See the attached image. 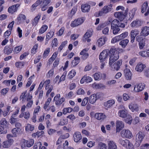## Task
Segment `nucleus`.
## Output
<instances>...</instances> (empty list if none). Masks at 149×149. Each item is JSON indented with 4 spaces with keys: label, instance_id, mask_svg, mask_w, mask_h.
<instances>
[{
    "label": "nucleus",
    "instance_id": "obj_1",
    "mask_svg": "<svg viewBox=\"0 0 149 149\" xmlns=\"http://www.w3.org/2000/svg\"><path fill=\"white\" fill-rule=\"evenodd\" d=\"M112 5L110 4L108 6H104L100 10L99 13V15L102 16L105 15L107 13L112 10Z\"/></svg>",
    "mask_w": 149,
    "mask_h": 149
},
{
    "label": "nucleus",
    "instance_id": "obj_2",
    "mask_svg": "<svg viewBox=\"0 0 149 149\" xmlns=\"http://www.w3.org/2000/svg\"><path fill=\"white\" fill-rule=\"evenodd\" d=\"M128 9L127 8L125 11L118 12L114 13V15L116 18H118L120 21L123 20L126 17L127 14Z\"/></svg>",
    "mask_w": 149,
    "mask_h": 149
},
{
    "label": "nucleus",
    "instance_id": "obj_3",
    "mask_svg": "<svg viewBox=\"0 0 149 149\" xmlns=\"http://www.w3.org/2000/svg\"><path fill=\"white\" fill-rule=\"evenodd\" d=\"M115 54L109 55V65L110 66H111L119 58V54L118 52H115Z\"/></svg>",
    "mask_w": 149,
    "mask_h": 149
},
{
    "label": "nucleus",
    "instance_id": "obj_4",
    "mask_svg": "<svg viewBox=\"0 0 149 149\" xmlns=\"http://www.w3.org/2000/svg\"><path fill=\"white\" fill-rule=\"evenodd\" d=\"M125 25L122 23L121 21H119L116 19L113 20L111 22V27L113 28L114 27H120L124 28Z\"/></svg>",
    "mask_w": 149,
    "mask_h": 149
},
{
    "label": "nucleus",
    "instance_id": "obj_5",
    "mask_svg": "<svg viewBox=\"0 0 149 149\" xmlns=\"http://www.w3.org/2000/svg\"><path fill=\"white\" fill-rule=\"evenodd\" d=\"M144 135L141 132H139L136 135L135 140L136 144H137L138 146H140V144L144 138Z\"/></svg>",
    "mask_w": 149,
    "mask_h": 149
},
{
    "label": "nucleus",
    "instance_id": "obj_6",
    "mask_svg": "<svg viewBox=\"0 0 149 149\" xmlns=\"http://www.w3.org/2000/svg\"><path fill=\"white\" fill-rule=\"evenodd\" d=\"M121 135L123 138H131L132 135L131 132L128 130H123L121 132Z\"/></svg>",
    "mask_w": 149,
    "mask_h": 149
},
{
    "label": "nucleus",
    "instance_id": "obj_7",
    "mask_svg": "<svg viewBox=\"0 0 149 149\" xmlns=\"http://www.w3.org/2000/svg\"><path fill=\"white\" fill-rule=\"evenodd\" d=\"M60 97V94H57L54 99V100L55 101V103L57 106L61 105L65 101V98L64 97H62L61 99H59Z\"/></svg>",
    "mask_w": 149,
    "mask_h": 149
},
{
    "label": "nucleus",
    "instance_id": "obj_8",
    "mask_svg": "<svg viewBox=\"0 0 149 149\" xmlns=\"http://www.w3.org/2000/svg\"><path fill=\"white\" fill-rule=\"evenodd\" d=\"M109 52V49H107L104 50L101 52L100 55L99 59L101 62H103L108 56Z\"/></svg>",
    "mask_w": 149,
    "mask_h": 149
},
{
    "label": "nucleus",
    "instance_id": "obj_9",
    "mask_svg": "<svg viewBox=\"0 0 149 149\" xmlns=\"http://www.w3.org/2000/svg\"><path fill=\"white\" fill-rule=\"evenodd\" d=\"M145 84L140 83L136 84L134 86V91L136 92L141 91L144 89Z\"/></svg>",
    "mask_w": 149,
    "mask_h": 149
},
{
    "label": "nucleus",
    "instance_id": "obj_10",
    "mask_svg": "<svg viewBox=\"0 0 149 149\" xmlns=\"http://www.w3.org/2000/svg\"><path fill=\"white\" fill-rule=\"evenodd\" d=\"M84 22V19L83 18H78L73 21L71 23L70 26L71 27H75L81 24Z\"/></svg>",
    "mask_w": 149,
    "mask_h": 149
},
{
    "label": "nucleus",
    "instance_id": "obj_11",
    "mask_svg": "<svg viewBox=\"0 0 149 149\" xmlns=\"http://www.w3.org/2000/svg\"><path fill=\"white\" fill-rule=\"evenodd\" d=\"M139 31L136 29L132 30L131 32L130 37L131 38V42L133 43L135 40L136 36L139 33Z\"/></svg>",
    "mask_w": 149,
    "mask_h": 149
},
{
    "label": "nucleus",
    "instance_id": "obj_12",
    "mask_svg": "<svg viewBox=\"0 0 149 149\" xmlns=\"http://www.w3.org/2000/svg\"><path fill=\"white\" fill-rule=\"evenodd\" d=\"M140 34L142 36L146 37L149 35V27L145 26L142 28Z\"/></svg>",
    "mask_w": 149,
    "mask_h": 149
},
{
    "label": "nucleus",
    "instance_id": "obj_13",
    "mask_svg": "<svg viewBox=\"0 0 149 149\" xmlns=\"http://www.w3.org/2000/svg\"><path fill=\"white\" fill-rule=\"evenodd\" d=\"M125 76L127 80H131L132 77V73L130 69L126 68L124 70Z\"/></svg>",
    "mask_w": 149,
    "mask_h": 149
},
{
    "label": "nucleus",
    "instance_id": "obj_14",
    "mask_svg": "<svg viewBox=\"0 0 149 149\" xmlns=\"http://www.w3.org/2000/svg\"><path fill=\"white\" fill-rule=\"evenodd\" d=\"M122 64V60H119L114 63L113 65L112 64V66L110 67L112 68H113L114 70L118 71L120 69Z\"/></svg>",
    "mask_w": 149,
    "mask_h": 149
},
{
    "label": "nucleus",
    "instance_id": "obj_15",
    "mask_svg": "<svg viewBox=\"0 0 149 149\" xmlns=\"http://www.w3.org/2000/svg\"><path fill=\"white\" fill-rule=\"evenodd\" d=\"M19 6V4H16L10 6L8 9V12L13 14L17 11L18 8Z\"/></svg>",
    "mask_w": 149,
    "mask_h": 149
},
{
    "label": "nucleus",
    "instance_id": "obj_16",
    "mask_svg": "<svg viewBox=\"0 0 149 149\" xmlns=\"http://www.w3.org/2000/svg\"><path fill=\"white\" fill-rule=\"evenodd\" d=\"M116 132H119L123 128L124 124L121 121L117 120L116 122Z\"/></svg>",
    "mask_w": 149,
    "mask_h": 149
},
{
    "label": "nucleus",
    "instance_id": "obj_17",
    "mask_svg": "<svg viewBox=\"0 0 149 149\" xmlns=\"http://www.w3.org/2000/svg\"><path fill=\"white\" fill-rule=\"evenodd\" d=\"M141 24L142 22L141 21L137 19L133 21L131 24L130 26L132 27L137 28L141 26Z\"/></svg>",
    "mask_w": 149,
    "mask_h": 149
},
{
    "label": "nucleus",
    "instance_id": "obj_18",
    "mask_svg": "<svg viewBox=\"0 0 149 149\" xmlns=\"http://www.w3.org/2000/svg\"><path fill=\"white\" fill-rule=\"evenodd\" d=\"M34 143V140L33 139H30L29 140H24V143L25 147H30L32 146Z\"/></svg>",
    "mask_w": 149,
    "mask_h": 149
},
{
    "label": "nucleus",
    "instance_id": "obj_19",
    "mask_svg": "<svg viewBox=\"0 0 149 149\" xmlns=\"http://www.w3.org/2000/svg\"><path fill=\"white\" fill-rule=\"evenodd\" d=\"M115 103L113 100H109L104 103V105L107 108H110L112 107Z\"/></svg>",
    "mask_w": 149,
    "mask_h": 149
},
{
    "label": "nucleus",
    "instance_id": "obj_20",
    "mask_svg": "<svg viewBox=\"0 0 149 149\" xmlns=\"http://www.w3.org/2000/svg\"><path fill=\"white\" fill-rule=\"evenodd\" d=\"M74 140L76 142H78L82 139V136L81 134L79 132L74 133L73 134Z\"/></svg>",
    "mask_w": 149,
    "mask_h": 149
},
{
    "label": "nucleus",
    "instance_id": "obj_21",
    "mask_svg": "<svg viewBox=\"0 0 149 149\" xmlns=\"http://www.w3.org/2000/svg\"><path fill=\"white\" fill-rule=\"evenodd\" d=\"M106 117L105 114L102 113H97L95 115V117L99 120H102L105 118Z\"/></svg>",
    "mask_w": 149,
    "mask_h": 149
},
{
    "label": "nucleus",
    "instance_id": "obj_22",
    "mask_svg": "<svg viewBox=\"0 0 149 149\" xmlns=\"http://www.w3.org/2000/svg\"><path fill=\"white\" fill-rule=\"evenodd\" d=\"M129 107L132 112L137 111L139 110L138 107L136 104L131 103L129 105Z\"/></svg>",
    "mask_w": 149,
    "mask_h": 149
},
{
    "label": "nucleus",
    "instance_id": "obj_23",
    "mask_svg": "<svg viewBox=\"0 0 149 149\" xmlns=\"http://www.w3.org/2000/svg\"><path fill=\"white\" fill-rule=\"evenodd\" d=\"M92 80V79L91 77L86 76H83L80 80V83L83 84L85 81L87 83H89L91 82Z\"/></svg>",
    "mask_w": 149,
    "mask_h": 149
},
{
    "label": "nucleus",
    "instance_id": "obj_24",
    "mask_svg": "<svg viewBox=\"0 0 149 149\" xmlns=\"http://www.w3.org/2000/svg\"><path fill=\"white\" fill-rule=\"evenodd\" d=\"M108 149H117V146L115 142L112 141H108Z\"/></svg>",
    "mask_w": 149,
    "mask_h": 149
},
{
    "label": "nucleus",
    "instance_id": "obj_25",
    "mask_svg": "<svg viewBox=\"0 0 149 149\" xmlns=\"http://www.w3.org/2000/svg\"><path fill=\"white\" fill-rule=\"evenodd\" d=\"M13 141V140L11 139H8L7 141H4L3 143V147L4 148H7L9 147Z\"/></svg>",
    "mask_w": 149,
    "mask_h": 149
},
{
    "label": "nucleus",
    "instance_id": "obj_26",
    "mask_svg": "<svg viewBox=\"0 0 149 149\" xmlns=\"http://www.w3.org/2000/svg\"><path fill=\"white\" fill-rule=\"evenodd\" d=\"M145 67L146 66L144 64L142 63H140L138 64L136 66L135 70L138 72H141Z\"/></svg>",
    "mask_w": 149,
    "mask_h": 149
},
{
    "label": "nucleus",
    "instance_id": "obj_27",
    "mask_svg": "<svg viewBox=\"0 0 149 149\" xmlns=\"http://www.w3.org/2000/svg\"><path fill=\"white\" fill-rule=\"evenodd\" d=\"M13 50V48L6 46L4 47L3 51L5 54L8 55L12 52Z\"/></svg>",
    "mask_w": 149,
    "mask_h": 149
},
{
    "label": "nucleus",
    "instance_id": "obj_28",
    "mask_svg": "<svg viewBox=\"0 0 149 149\" xmlns=\"http://www.w3.org/2000/svg\"><path fill=\"white\" fill-rule=\"evenodd\" d=\"M81 8L82 12H88L89 10L90 7V6L87 4L82 5L81 6Z\"/></svg>",
    "mask_w": 149,
    "mask_h": 149
},
{
    "label": "nucleus",
    "instance_id": "obj_29",
    "mask_svg": "<svg viewBox=\"0 0 149 149\" xmlns=\"http://www.w3.org/2000/svg\"><path fill=\"white\" fill-rule=\"evenodd\" d=\"M139 54L142 57H149V49L139 52Z\"/></svg>",
    "mask_w": 149,
    "mask_h": 149
},
{
    "label": "nucleus",
    "instance_id": "obj_30",
    "mask_svg": "<svg viewBox=\"0 0 149 149\" xmlns=\"http://www.w3.org/2000/svg\"><path fill=\"white\" fill-rule=\"evenodd\" d=\"M93 94L91 95L90 97L89 101V102L91 104H94L96 102L97 100L96 95H97Z\"/></svg>",
    "mask_w": 149,
    "mask_h": 149
},
{
    "label": "nucleus",
    "instance_id": "obj_31",
    "mask_svg": "<svg viewBox=\"0 0 149 149\" xmlns=\"http://www.w3.org/2000/svg\"><path fill=\"white\" fill-rule=\"evenodd\" d=\"M8 122L5 118H2L0 121V125L1 127L6 128L8 126Z\"/></svg>",
    "mask_w": 149,
    "mask_h": 149
},
{
    "label": "nucleus",
    "instance_id": "obj_32",
    "mask_svg": "<svg viewBox=\"0 0 149 149\" xmlns=\"http://www.w3.org/2000/svg\"><path fill=\"white\" fill-rule=\"evenodd\" d=\"M148 3L147 2H144L141 6V12L142 13L145 12L146 10H148Z\"/></svg>",
    "mask_w": 149,
    "mask_h": 149
},
{
    "label": "nucleus",
    "instance_id": "obj_33",
    "mask_svg": "<svg viewBox=\"0 0 149 149\" xmlns=\"http://www.w3.org/2000/svg\"><path fill=\"white\" fill-rule=\"evenodd\" d=\"M97 44L99 47L103 46L105 43V40L104 38H101L97 41Z\"/></svg>",
    "mask_w": 149,
    "mask_h": 149
},
{
    "label": "nucleus",
    "instance_id": "obj_34",
    "mask_svg": "<svg viewBox=\"0 0 149 149\" xmlns=\"http://www.w3.org/2000/svg\"><path fill=\"white\" fill-rule=\"evenodd\" d=\"M91 32L90 31H88L85 34L83 38V41L85 42L87 38H89L91 36Z\"/></svg>",
    "mask_w": 149,
    "mask_h": 149
},
{
    "label": "nucleus",
    "instance_id": "obj_35",
    "mask_svg": "<svg viewBox=\"0 0 149 149\" xmlns=\"http://www.w3.org/2000/svg\"><path fill=\"white\" fill-rule=\"evenodd\" d=\"M102 74L100 72L96 73L94 74V79L95 80H100L102 77Z\"/></svg>",
    "mask_w": 149,
    "mask_h": 149
},
{
    "label": "nucleus",
    "instance_id": "obj_36",
    "mask_svg": "<svg viewBox=\"0 0 149 149\" xmlns=\"http://www.w3.org/2000/svg\"><path fill=\"white\" fill-rule=\"evenodd\" d=\"M125 118V120L126 122L129 124H131L132 120L133 119L131 116L130 115L127 114Z\"/></svg>",
    "mask_w": 149,
    "mask_h": 149
},
{
    "label": "nucleus",
    "instance_id": "obj_37",
    "mask_svg": "<svg viewBox=\"0 0 149 149\" xmlns=\"http://www.w3.org/2000/svg\"><path fill=\"white\" fill-rule=\"evenodd\" d=\"M129 42V40L126 39L122 40L120 42L119 44L123 48H125Z\"/></svg>",
    "mask_w": 149,
    "mask_h": 149
},
{
    "label": "nucleus",
    "instance_id": "obj_38",
    "mask_svg": "<svg viewBox=\"0 0 149 149\" xmlns=\"http://www.w3.org/2000/svg\"><path fill=\"white\" fill-rule=\"evenodd\" d=\"M21 130L19 129H17L16 128H14L12 130V132L13 137H16L17 134H18Z\"/></svg>",
    "mask_w": 149,
    "mask_h": 149
},
{
    "label": "nucleus",
    "instance_id": "obj_39",
    "mask_svg": "<svg viewBox=\"0 0 149 149\" xmlns=\"http://www.w3.org/2000/svg\"><path fill=\"white\" fill-rule=\"evenodd\" d=\"M48 26L46 25H43L39 30V33L42 34L44 33L47 29Z\"/></svg>",
    "mask_w": 149,
    "mask_h": 149
},
{
    "label": "nucleus",
    "instance_id": "obj_40",
    "mask_svg": "<svg viewBox=\"0 0 149 149\" xmlns=\"http://www.w3.org/2000/svg\"><path fill=\"white\" fill-rule=\"evenodd\" d=\"M129 141L127 139L123 140L122 139H120L119 141V143L124 146H126L127 144L129 143Z\"/></svg>",
    "mask_w": 149,
    "mask_h": 149
},
{
    "label": "nucleus",
    "instance_id": "obj_41",
    "mask_svg": "<svg viewBox=\"0 0 149 149\" xmlns=\"http://www.w3.org/2000/svg\"><path fill=\"white\" fill-rule=\"evenodd\" d=\"M127 112L124 110H120L118 112L119 116L122 118H125L127 114Z\"/></svg>",
    "mask_w": 149,
    "mask_h": 149
},
{
    "label": "nucleus",
    "instance_id": "obj_42",
    "mask_svg": "<svg viewBox=\"0 0 149 149\" xmlns=\"http://www.w3.org/2000/svg\"><path fill=\"white\" fill-rule=\"evenodd\" d=\"M42 2V0H37V1L32 6L31 8H33V10H34L36 7L41 4Z\"/></svg>",
    "mask_w": 149,
    "mask_h": 149
},
{
    "label": "nucleus",
    "instance_id": "obj_43",
    "mask_svg": "<svg viewBox=\"0 0 149 149\" xmlns=\"http://www.w3.org/2000/svg\"><path fill=\"white\" fill-rule=\"evenodd\" d=\"M73 109L71 107L64 108L63 110V113L64 114H66L68 113H70L73 111Z\"/></svg>",
    "mask_w": 149,
    "mask_h": 149
},
{
    "label": "nucleus",
    "instance_id": "obj_44",
    "mask_svg": "<svg viewBox=\"0 0 149 149\" xmlns=\"http://www.w3.org/2000/svg\"><path fill=\"white\" fill-rule=\"evenodd\" d=\"M107 146L106 144L102 142H100L98 144V149H107Z\"/></svg>",
    "mask_w": 149,
    "mask_h": 149
},
{
    "label": "nucleus",
    "instance_id": "obj_45",
    "mask_svg": "<svg viewBox=\"0 0 149 149\" xmlns=\"http://www.w3.org/2000/svg\"><path fill=\"white\" fill-rule=\"evenodd\" d=\"M54 34V32H49L47 33L46 36V41H48L50 40L53 36Z\"/></svg>",
    "mask_w": 149,
    "mask_h": 149
},
{
    "label": "nucleus",
    "instance_id": "obj_46",
    "mask_svg": "<svg viewBox=\"0 0 149 149\" xmlns=\"http://www.w3.org/2000/svg\"><path fill=\"white\" fill-rule=\"evenodd\" d=\"M34 126L33 125H32L30 124H28L26 126L25 130L27 131H32L34 129Z\"/></svg>",
    "mask_w": 149,
    "mask_h": 149
},
{
    "label": "nucleus",
    "instance_id": "obj_47",
    "mask_svg": "<svg viewBox=\"0 0 149 149\" xmlns=\"http://www.w3.org/2000/svg\"><path fill=\"white\" fill-rule=\"evenodd\" d=\"M40 17V16L38 15L34 18V21L32 22V24L33 25L36 26L37 25Z\"/></svg>",
    "mask_w": 149,
    "mask_h": 149
},
{
    "label": "nucleus",
    "instance_id": "obj_48",
    "mask_svg": "<svg viewBox=\"0 0 149 149\" xmlns=\"http://www.w3.org/2000/svg\"><path fill=\"white\" fill-rule=\"evenodd\" d=\"M22 47L21 46H17L15 47L13 51L15 53L17 54L19 53L22 50Z\"/></svg>",
    "mask_w": 149,
    "mask_h": 149
},
{
    "label": "nucleus",
    "instance_id": "obj_49",
    "mask_svg": "<svg viewBox=\"0 0 149 149\" xmlns=\"http://www.w3.org/2000/svg\"><path fill=\"white\" fill-rule=\"evenodd\" d=\"M128 33L127 32H125L119 36H118L120 40L124 39L128 36Z\"/></svg>",
    "mask_w": 149,
    "mask_h": 149
},
{
    "label": "nucleus",
    "instance_id": "obj_50",
    "mask_svg": "<svg viewBox=\"0 0 149 149\" xmlns=\"http://www.w3.org/2000/svg\"><path fill=\"white\" fill-rule=\"evenodd\" d=\"M67 41H65L62 42L61 43V45L58 47V50H59V52H61L63 48L65 47V45L67 44Z\"/></svg>",
    "mask_w": 149,
    "mask_h": 149
},
{
    "label": "nucleus",
    "instance_id": "obj_51",
    "mask_svg": "<svg viewBox=\"0 0 149 149\" xmlns=\"http://www.w3.org/2000/svg\"><path fill=\"white\" fill-rule=\"evenodd\" d=\"M76 72L74 70H72L69 73V77L70 79L72 78L75 75Z\"/></svg>",
    "mask_w": 149,
    "mask_h": 149
},
{
    "label": "nucleus",
    "instance_id": "obj_52",
    "mask_svg": "<svg viewBox=\"0 0 149 149\" xmlns=\"http://www.w3.org/2000/svg\"><path fill=\"white\" fill-rule=\"evenodd\" d=\"M89 98L88 97L84 98L81 102V105L82 106H85L88 101Z\"/></svg>",
    "mask_w": 149,
    "mask_h": 149
},
{
    "label": "nucleus",
    "instance_id": "obj_53",
    "mask_svg": "<svg viewBox=\"0 0 149 149\" xmlns=\"http://www.w3.org/2000/svg\"><path fill=\"white\" fill-rule=\"evenodd\" d=\"M115 52H118V49L116 48H111L110 50H109V56L113 55V54H115L114 52L115 53Z\"/></svg>",
    "mask_w": 149,
    "mask_h": 149
},
{
    "label": "nucleus",
    "instance_id": "obj_54",
    "mask_svg": "<svg viewBox=\"0 0 149 149\" xmlns=\"http://www.w3.org/2000/svg\"><path fill=\"white\" fill-rule=\"evenodd\" d=\"M119 27H114L113 28L111 27V29L113 30V33L114 34H116L118 33L120 31Z\"/></svg>",
    "mask_w": 149,
    "mask_h": 149
},
{
    "label": "nucleus",
    "instance_id": "obj_55",
    "mask_svg": "<svg viewBox=\"0 0 149 149\" xmlns=\"http://www.w3.org/2000/svg\"><path fill=\"white\" fill-rule=\"evenodd\" d=\"M26 17L25 15L23 14H20L19 15L17 19L19 20H20L21 19L25 20L26 19Z\"/></svg>",
    "mask_w": 149,
    "mask_h": 149
},
{
    "label": "nucleus",
    "instance_id": "obj_56",
    "mask_svg": "<svg viewBox=\"0 0 149 149\" xmlns=\"http://www.w3.org/2000/svg\"><path fill=\"white\" fill-rule=\"evenodd\" d=\"M42 146L41 142H38L36 144H35L33 146V149H40Z\"/></svg>",
    "mask_w": 149,
    "mask_h": 149
},
{
    "label": "nucleus",
    "instance_id": "obj_57",
    "mask_svg": "<svg viewBox=\"0 0 149 149\" xmlns=\"http://www.w3.org/2000/svg\"><path fill=\"white\" fill-rule=\"evenodd\" d=\"M109 29L108 27H106L102 30L103 34L105 35H108Z\"/></svg>",
    "mask_w": 149,
    "mask_h": 149
},
{
    "label": "nucleus",
    "instance_id": "obj_58",
    "mask_svg": "<svg viewBox=\"0 0 149 149\" xmlns=\"http://www.w3.org/2000/svg\"><path fill=\"white\" fill-rule=\"evenodd\" d=\"M120 40L118 36H117L112 39L111 42L112 43H114L118 42Z\"/></svg>",
    "mask_w": 149,
    "mask_h": 149
},
{
    "label": "nucleus",
    "instance_id": "obj_59",
    "mask_svg": "<svg viewBox=\"0 0 149 149\" xmlns=\"http://www.w3.org/2000/svg\"><path fill=\"white\" fill-rule=\"evenodd\" d=\"M77 93L78 95H84L85 93V92L82 88H80L77 90Z\"/></svg>",
    "mask_w": 149,
    "mask_h": 149
},
{
    "label": "nucleus",
    "instance_id": "obj_60",
    "mask_svg": "<svg viewBox=\"0 0 149 149\" xmlns=\"http://www.w3.org/2000/svg\"><path fill=\"white\" fill-rule=\"evenodd\" d=\"M77 6H75L72 9L70 13L71 16H73L77 10Z\"/></svg>",
    "mask_w": 149,
    "mask_h": 149
},
{
    "label": "nucleus",
    "instance_id": "obj_61",
    "mask_svg": "<svg viewBox=\"0 0 149 149\" xmlns=\"http://www.w3.org/2000/svg\"><path fill=\"white\" fill-rule=\"evenodd\" d=\"M24 113V117L25 118L28 119L30 117V113L28 111H27Z\"/></svg>",
    "mask_w": 149,
    "mask_h": 149
},
{
    "label": "nucleus",
    "instance_id": "obj_62",
    "mask_svg": "<svg viewBox=\"0 0 149 149\" xmlns=\"http://www.w3.org/2000/svg\"><path fill=\"white\" fill-rule=\"evenodd\" d=\"M18 119L17 118H14L13 117H11L10 123L11 124H13L18 121Z\"/></svg>",
    "mask_w": 149,
    "mask_h": 149
},
{
    "label": "nucleus",
    "instance_id": "obj_63",
    "mask_svg": "<svg viewBox=\"0 0 149 149\" xmlns=\"http://www.w3.org/2000/svg\"><path fill=\"white\" fill-rule=\"evenodd\" d=\"M149 147V143H146L143 144L141 147V149H148Z\"/></svg>",
    "mask_w": 149,
    "mask_h": 149
},
{
    "label": "nucleus",
    "instance_id": "obj_64",
    "mask_svg": "<svg viewBox=\"0 0 149 149\" xmlns=\"http://www.w3.org/2000/svg\"><path fill=\"white\" fill-rule=\"evenodd\" d=\"M8 90L9 88H3L1 90V92L3 95H5L7 93Z\"/></svg>",
    "mask_w": 149,
    "mask_h": 149
}]
</instances>
